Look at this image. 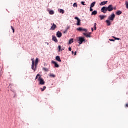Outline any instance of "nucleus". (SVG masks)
<instances>
[{"label":"nucleus","instance_id":"ea45409f","mask_svg":"<svg viewBox=\"0 0 128 128\" xmlns=\"http://www.w3.org/2000/svg\"><path fill=\"white\" fill-rule=\"evenodd\" d=\"M83 34L84 36H86V33H84Z\"/></svg>","mask_w":128,"mask_h":128},{"label":"nucleus","instance_id":"dca6fc26","mask_svg":"<svg viewBox=\"0 0 128 128\" xmlns=\"http://www.w3.org/2000/svg\"><path fill=\"white\" fill-rule=\"evenodd\" d=\"M56 60H58V62H62V60H60V56H56Z\"/></svg>","mask_w":128,"mask_h":128},{"label":"nucleus","instance_id":"39448f33","mask_svg":"<svg viewBox=\"0 0 128 128\" xmlns=\"http://www.w3.org/2000/svg\"><path fill=\"white\" fill-rule=\"evenodd\" d=\"M101 12L103 14H106V12H108V9L106 8V6H104L101 9Z\"/></svg>","mask_w":128,"mask_h":128},{"label":"nucleus","instance_id":"7ed1b4c3","mask_svg":"<svg viewBox=\"0 0 128 128\" xmlns=\"http://www.w3.org/2000/svg\"><path fill=\"white\" fill-rule=\"evenodd\" d=\"M84 40H86L84 38V37H80L78 40V44H82Z\"/></svg>","mask_w":128,"mask_h":128},{"label":"nucleus","instance_id":"a211bd4d","mask_svg":"<svg viewBox=\"0 0 128 128\" xmlns=\"http://www.w3.org/2000/svg\"><path fill=\"white\" fill-rule=\"evenodd\" d=\"M58 12H59L60 14H64V10L62 9H58Z\"/></svg>","mask_w":128,"mask_h":128},{"label":"nucleus","instance_id":"58836bf2","mask_svg":"<svg viewBox=\"0 0 128 128\" xmlns=\"http://www.w3.org/2000/svg\"><path fill=\"white\" fill-rule=\"evenodd\" d=\"M125 108H128V104H126Z\"/></svg>","mask_w":128,"mask_h":128},{"label":"nucleus","instance_id":"49530a36","mask_svg":"<svg viewBox=\"0 0 128 128\" xmlns=\"http://www.w3.org/2000/svg\"><path fill=\"white\" fill-rule=\"evenodd\" d=\"M64 50V48H62L61 49V51L62 52V50Z\"/></svg>","mask_w":128,"mask_h":128},{"label":"nucleus","instance_id":"f8f14e48","mask_svg":"<svg viewBox=\"0 0 128 128\" xmlns=\"http://www.w3.org/2000/svg\"><path fill=\"white\" fill-rule=\"evenodd\" d=\"M56 36H58V38H60L62 36V32H60V31L57 32Z\"/></svg>","mask_w":128,"mask_h":128},{"label":"nucleus","instance_id":"f257e3e1","mask_svg":"<svg viewBox=\"0 0 128 128\" xmlns=\"http://www.w3.org/2000/svg\"><path fill=\"white\" fill-rule=\"evenodd\" d=\"M38 82H40L39 84H41V86H44V84L46 82L44 80V79H42V76L38 77Z\"/></svg>","mask_w":128,"mask_h":128},{"label":"nucleus","instance_id":"a19ab883","mask_svg":"<svg viewBox=\"0 0 128 128\" xmlns=\"http://www.w3.org/2000/svg\"><path fill=\"white\" fill-rule=\"evenodd\" d=\"M74 56H76V52H74Z\"/></svg>","mask_w":128,"mask_h":128},{"label":"nucleus","instance_id":"f704fd0d","mask_svg":"<svg viewBox=\"0 0 128 128\" xmlns=\"http://www.w3.org/2000/svg\"><path fill=\"white\" fill-rule=\"evenodd\" d=\"M84 2H81V4H82V6H86V4H84Z\"/></svg>","mask_w":128,"mask_h":128},{"label":"nucleus","instance_id":"7c9ffc66","mask_svg":"<svg viewBox=\"0 0 128 128\" xmlns=\"http://www.w3.org/2000/svg\"><path fill=\"white\" fill-rule=\"evenodd\" d=\"M86 38H90V33H89V34H86Z\"/></svg>","mask_w":128,"mask_h":128},{"label":"nucleus","instance_id":"79ce46f5","mask_svg":"<svg viewBox=\"0 0 128 128\" xmlns=\"http://www.w3.org/2000/svg\"><path fill=\"white\" fill-rule=\"evenodd\" d=\"M126 4H128V1H126Z\"/></svg>","mask_w":128,"mask_h":128},{"label":"nucleus","instance_id":"4be33fe9","mask_svg":"<svg viewBox=\"0 0 128 128\" xmlns=\"http://www.w3.org/2000/svg\"><path fill=\"white\" fill-rule=\"evenodd\" d=\"M94 4H96V2H93L90 4V8H94Z\"/></svg>","mask_w":128,"mask_h":128},{"label":"nucleus","instance_id":"2f4dec72","mask_svg":"<svg viewBox=\"0 0 128 128\" xmlns=\"http://www.w3.org/2000/svg\"><path fill=\"white\" fill-rule=\"evenodd\" d=\"M11 28L12 30V32L14 33V27H12V26H11Z\"/></svg>","mask_w":128,"mask_h":128},{"label":"nucleus","instance_id":"6ab92c4d","mask_svg":"<svg viewBox=\"0 0 128 128\" xmlns=\"http://www.w3.org/2000/svg\"><path fill=\"white\" fill-rule=\"evenodd\" d=\"M122 11L120 10H118L116 12V14L117 16H120V14H122Z\"/></svg>","mask_w":128,"mask_h":128},{"label":"nucleus","instance_id":"6e6552de","mask_svg":"<svg viewBox=\"0 0 128 128\" xmlns=\"http://www.w3.org/2000/svg\"><path fill=\"white\" fill-rule=\"evenodd\" d=\"M74 19L77 20L76 25L77 26H80V19L78 18V17H77V16H76L74 18Z\"/></svg>","mask_w":128,"mask_h":128},{"label":"nucleus","instance_id":"2eb2a0df","mask_svg":"<svg viewBox=\"0 0 128 128\" xmlns=\"http://www.w3.org/2000/svg\"><path fill=\"white\" fill-rule=\"evenodd\" d=\"M52 40L55 42H58V39H56V36H52Z\"/></svg>","mask_w":128,"mask_h":128},{"label":"nucleus","instance_id":"b1692460","mask_svg":"<svg viewBox=\"0 0 128 128\" xmlns=\"http://www.w3.org/2000/svg\"><path fill=\"white\" fill-rule=\"evenodd\" d=\"M49 14H54V10H51L49 12Z\"/></svg>","mask_w":128,"mask_h":128},{"label":"nucleus","instance_id":"c03bdc74","mask_svg":"<svg viewBox=\"0 0 128 128\" xmlns=\"http://www.w3.org/2000/svg\"><path fill=\"white\" fill-rule=\"evenodd\" d=\"M126 8H128V4H127L126 5Z\"/></svg>","mask_w":128,"mask_h":128},{"label":"nucleus","instance_id":"a18cd8bd","mask_svg":"<svg viewBox=\"0 0 128 128\" xmlns=\"http://www.w3.org/2000/svg\"><path fill=\"white\" fill-rule=\"evenodd\" d=\"M113 10H116V8L115 7V8H113Z\"/></svg>","mask_w":128,"mask_h":128},{"label":"nucleus","instance_id":"bb28decb","mask_svg":"<svg viewBox=\"0 0 128 128\" xmlns=\"http://www.w3.org/2000/svg\"><path fill=\"white\" fill-rule=\"evenodd\" d=\"M38 76H39V78H40V76H40V74H38L37 75H36V78H35V80H38Z\"/></svg>","mask_w":128,"mask_h":128},{"label":"nucleus","instance_id":"c85d7f7f","mask_svg":"<svg viewBox=\"0 0 128 128\" xmlns=\"http://www.w3.org/2000/svg\"><path fill=\"white\" fill-rule=\"evenodd\" d=\"M58 52H60V50H62V46H58Z\"/></svg>","mask_w":128,"mask_h":128},{"label":"nucleus","instance_id":"5701e85b","mask_svg":"<svg viewBox=\"0 0 128 128\" xmlns=\"http://www.w3.org/2000/svg\"><path fill=\"white\" fill-rule=\"evenodd\" d=\"M44 72H48V68H42Z\"/></svg>","mask_w":128,"mask_h":128},{"label":"nucleus","instance_id":"cd10ccee","mask_svg":"<svg viewBox=\"0 0 128 128\" xmlns=\"http://www.w3.org/2000/svg\"><path fill=\"white\" fill-rule=\"evenodd\" d=\"M73 6H74V8H78V4H77L76 3H74V4H73Z\"/></svg>","mask_w":128,"mask_h":128},{"label":"nucleus","instance_id":"c756f323","mask_svg":"<svg viewBox=\"0 0 128 128\" xmlns=\"http://www.w3.org/2000/svg\"><path fill=\"white\" fill-rule=\"evenodd\" d=\"M112 38H114V40H120V38H118L114 37V36H112Z\"/></svg>","mask_w":128,"mask_h":128},{"label":"nucleus","instance_id":"c9c22d12","mask_svg":"<svg viewBox=\"0 0 128 128\" xmlns=\"http://www.w3.org/2000/svg\"><path fill=\"white\" fill-rule=\"evenodd\" d=\"M109 40H110V42H114V39H110Z\"/></svg>","mask_w":128,"mask_h":128},{"label":"nucleus","instance_id":"f3484780","mask_svg":"<svg viewBox=\"0 0 128 128\" xmlns=\"http://www.w3.org/2000/svg\"><path fill=\"white\" fill-rule=\"evenodd\" d=\"M98 14V11L94 10L92 13V16H96Z\"/></svg>","mask_w":128,"mask_h":128},{"label":"nucleus","instance_id":"412c9836","mask_svg":"<svg viewBox=\"0 0 128 128\" xmlns=\"http://www.w3.org/2000/svg\"><path fill=\"white\" fill-rule=\"evenodd\" d=\"M72 42H74V39L71 38L69 40V42L68 44H72Z\"/></svg>","mask_w":128,"mask_h":128},{"label":"nucleus","instance_id":"aec40b11","mask_svg":"<svg viewBox=\"0 0 128 128\" xmlns=\"http://www.w3.org/2000/svg\"><path fill=\"white\" fill-rule=\"evenodd\" d=\"M106 22L107 24V26H110V20H106Z\"/></svg>","mask_w":128,"mask_h":128},{"label":"nucleus","instance_id":"72a5a7b5","mask_svg":"<svg viewBox=\"0 0 128 128\" xmlns=\"http://www.w3.org/2000/svg\"><path fill=\"white\" fill-rule=\"evenodd\" d=\"M50 76H52V78H54V76H56L54 74H50Z\"/></svg>","mask_w":128,"mask_h":128},{"label":"nucleus","instance_id":"1a4fd4ad","mask_svg":"<svg viewBox=\"0 0 128 128\" xmlns=\"http://www.w3.org/2000/svg\"><path fill=\"white\" fill-rule=\"evenodd\" d=\"M56 24H54V23L52 25V26H51L50 30H56Z\"/></svg>","mask_w":128,"mask_h":128},{"label":"nucleus","instance_id":"ddd939ff","mask_svg":"<svg viewBox=\"0 0 128 128\" xmlns=\"http://www.w3.org/2000/svg\"><path fill=\"white\" fill-rule=\"evenodd\" d=\"M108 4V1H104L100 4V6H104V4Z\"/></svg>","mask_w":128,"mask_h":128},{"label":"nucleus","instance_id":"de8ad7c7","mask_svg":"<svg viewBox=\"0 0 128 128\" xmlns=\"http://www.w3.org/2000/svg\"><path fill=\"white\" fill-rule=\"evenodd\" d=\"M92 32H94V28H92Z\"/></svg>","mask_w":128,"mask_h":128},{"label":"nucleus","instance_id":"e433bc0d","mask_svg":"<svg viewBox=\"0 0 128 128\" xmlns=\"http://www.w3.org/2000/svg\"><path fill=\"white\" fill-rule=\"evenodd\" d=\"M92 7H90V12H92L94 10V9L92 8Z\"/></svg>","mask_w":128,"mask_h":128},{"label":"nucleus","instance_id":"4c0bfd02","mask_svg":"<svg viewBox=\"0 0 128 128\" xmlns=\"http://www.w3.org/2000/svg\"><path fill=\"white\" fill-rule=\"evenodd\" d=\"M68 50H69L70 52H71V51H72V48L69 47V48H68Z\"/></svg>","mask_w":128,"mask_h":128},{"label":"nucleus","instance_id":"37998d69","mask_svg":"<svg viewBox=\"0 0 128 128\" xmlns=\"http://www.w3.org/2000/svg\"><path fill=\"white\" fill-rule=\"evenodd\" d=\"M72 54H74V51H72Z\"/></svg>","mask_w":128,"mask_h":128},{"label":"nucleus","instance_id":"9d476101","mask_svg":"<svg viewBox=\"0 0 128 128\" xmlns=\"http://www.w3.org/2000/svg\"><path fill=\"white\" fill-rule=\"evenodd\" d=\"M38 58H36L35 60V64L34 68H35L36 70V66H38Z\"/></svg>","mask_w":128,"mask_h":128},{"label":"nucleus","instance_id":"a878e982","mask_svg":"<svg viewBox=\"0 0 128 128\" xmlns=\"http://www.w3.org/2000/svg\"><path fill=\"white\" fill-rule=\"evenodd\" d=\"M41 88V90H42V92H44V90H46V86H43V88Z\"/></svg>","mask_w":128,"mask_h":128},{"label":"nucleus","instance_id":"20e7f679","mask_svg":"<svg viewBox=\"0 0 128 128\" xmlns=\"http://www.w3.org/2000/svg\"><path fill=\"white\" fill-rule=\"evenodd\" d=\"M106 8L108 12H112L114 10V8L112 7V4H110L108 6H106Z\"/></svg>","mask_w":128,"mask_h":128},{"label":"nucleus","instance_id":"4468645a","mask_svg":"<svg viewBox=\"0 0 128 128\" xmlns=\"http://www.w3.org/2000/svg\"><path fill=\"white\" fill-rule=\"evenodd\" d=\"M52 62L54 64L55 68H58V66H58V63H56V62L52 61Z\"/></svg>","mask_w":128,"mask_h":128},{"label":"nucleus","instance_id":"f03ea898","mask_svg":"<svg viewBox=\"0 0 128 128\" xmlns=\"http://www.w3.org/2000/svg\"><path fill=\"white\" fill-rule=\"evenodd\" d=\"M116 18V15L112 13L110 16H108V18L110 20H114Z\"/></svg>","mask_w":128,"mask_h":128},{"label":"nucleus","instance_id":"0eeeda50","mask_svg":"<svg viewBox=\"0 0 128 128\" xmlns=\"http://www.w3.org/2000/svg\"><path fill=\"white\" fill-rule=\"evenodd\" d=\"M31 60H32V70L36 72V68H34V60L32 58Z\"/></svg>","mask_w":128,"mask_h":128},{"label":"nucleus","instance_id":"473e14b6","mask_svg":"<svg viewBox=\"0 0 128 128\" xmlns=\"http://www.w3.org/2000/svg\"><path fill=\"white\" fill-rule=\"evenodd\" d=\"M11 28L12 30V32L14 33V27H12V26H11Z\"/></svg>","mask_w":128,"mask_h":128},{"label":"nucleus","instance_id":"393cba45","mask_svg":"<svg viewBox=\"0 0 128 128\" xmlns=\"http://www.w3.org/2000/svg\"><path fill=\"white\" fill-rule=\"evenodd\" d=\"M94 30H96V23H94Z\"/></svg>","mask_w":128,"mask_h":128},{"label":"nucleus","instance_id":"9b49d317","mask_svg":"<svg viewBox=\"0 0 128 128\" xmlns=\"http://www.w3.org/2000/svg\"><path fill=\"white\" fill-rule=\"evenodd\" d=\"M99 18H100V20H102L104 18H106V15H100Z\"/></svg>","mask_w":128,"mask_h":128},{"label":"nucleus","instance_id":"423d86ee","mask_svg":"<svg viewBox=\"0 0 128 128\" xmlns=\"http://www.w3.org/2000/svg\"><path fill=\"white\" fill-rule=\"evenodd\" d=\"M77 30H78V32H88V30L84 28H77Z\"/></svg>","mask_w":128,"mask_h":128}]
</instances>
